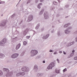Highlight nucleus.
Instances as JSON below:
<instances>
[{"instance_id": "c9c22d12", "label": "nucleus", "mask_w": 77, "mask_h": 77, "mask_svg": "<svg viewBox=\"0 0 77 77\" xmlns=\"http://www.w3.org/2000/svg\"><path fill=\"white\" fill-rule=\"evenodd\" d=\"M63 53L64 54H66V53L65 52V51H63Z\"/></svg>"}, {"instance_id": "de8ad7c7", "label": "nucleus", "mask_w": 77, "mask_h": 77, "mask_svg": "<svg viewBox=\"0 0 77 77\" xmlns=\"http://www.w3.org/2000/svg\"><path fill=\"white\" fill-rule=\"evenodd\" d=\"M20 1H21V0H20Z\"/></svg>"}, {"instance_id": "9b49d317", "label": "nucleus", "mask_w": 77, "mask_h": 77, "mask_svg": "<svg viewBox=\"0 0 77 77\" xmlns=\"http://www.w3.org/2000/svg\"><path fill=\"white\" fill-rule=\"evenodd\" d=\"M73 43L72 42H71L70 43H69V44L67 45V47H69V46H71V45H72Z\"/></svg>"}, {"instance_id": "412c9836", "label": "nucleus", "mask_w": 77, "mask_h": 77, "mask_svg": "<svg viewBox=\"0 0 77 77\" xmlns=\"http://www.w3.org/2000/svg\"><path fill=\"white\" fill-rule=\"evenodd\" d=\"M67 71L66 68H65L63 70V72H65V71Z\"/></svg>"}, {"instance_id": "39448f33", "label": "nucleus", "mask_w": 77, "mask_h": 77, "mask_svg": "<svg viewBox=\"0 0 77 77\" xmlns=\"http://www.w3.org/2000/svg\"><path fill=\"white\" fill-rule=\"evenodd\" d=\"M33 19V16L32 15H30L28 18L27 21L28 22H29L31 20H32V19Z\"/></svg>"}, {"instance_id": "f704fd0d", "label": "nucleus", "mask_w": 77, "mask_h": 77, "mask_svg": "<svg viewBox=\"0 0 77 77\" xmlns=\"http://www.w3.org/2000/svg\"><path fill=\"white\" fill-rule=\"evenodd\" d=\"M30 1H28V2H27V4H28V3H30Z\"/></svg>"}, {"instance_id": "7c9ffc66", "label": "nucleus", "mask_w": 77, "mask_h": 77, "mask_svg": "<svg viewBox=\"0 0 77 77\" xmlns=\"http://www.w3.org/2000/svg\"><path fill=\"white\" fill-rule=\"evenodd\" d=\"M72 29V28L71 27H69L68 28V29Z\"/></svg>"}, {"instance_id": "2f4dec72", "label": "nucleus", "mask_w": 77, "mask_h": 77, "mask_svg": "<svg viewBox=\"0 0 77 77\" xmlns=\"http://www.w3.org/2000/svg\"><path fill=\"white\" fill-rule=\"evenodd\" d=\"M38 5H42V3H39V4H38Z\"/></svg>"}, {"instance_id": "f03ea898", "label": "nucleus", "mask_w": 77, "mask_h": 77, "mask_svg": "<svg viewBox=\"0 0 77 77\" xmlns=\"http://www.w3.org/2000/svg\"><path fill=\"white\" fill-rule=\"evenodd\" d=\"M54 66V63H51L48 67V69H52V68Z\"/></svg>"}, {"instance_id": "bb28decb", "label": "nucleus", "mask_w": 77, "mask_h": 77, "mask_svg": "<svg viewBox=\"0 0 77 77\" xmlns=\"http://www.w3.org/2000/svg\"><path fill=\"white\" fill-rule=\"evenodd\" d=\"M38 9H40V8H41V7L39 5H38Z\"/></svg>"}, {"instance_id": "dca6fc26", "label": "nucleus", "mask_w": 77, "mask_h": 77, "mask_svg": "<svg viewBox=\"0 0 77 77\" xmlns=\"http://www.w3.org/2000/svg\"><path fill=\"white\" fill-rule=\"evenodd\" d=\"M20 75H21L20 73H17L16 74V76H19Z\"/></svg>"}, {"instance_id": "7ed1b4c3", "label": "nucleus", "mask_w": 77, "mask_h": 77, "mask_svg": "<svg viewBox=\"0 0 77 77\" xmlns=\"http://www.w3.org/2000/svg\"><path fill=\"white\" fill-rule=\"evenodd\" d=\"M6 42V39H4L2 40V41L0 42V45H3V44Z\"/></svg>"}, {"instance_id": "37998d69", "label": "nucleus", "mask_w": 77, "mask_h": 77, "mask_svg": "<svg viewBox=\"0 0 77 77\" xmlns=\"http://www.w3.org/2000/svg\"><path fill=\"white\" fill-rule=\"evenodd\" d=\"M76 41H77V38H76Z\"/></svg>"}, {"instance_id": "473e14b6", "label": "nucleus", "mask_w": 77, "mask_h": 77, "mask_svg": "<svg viewBox=\"0 0 77 77\" xmlns=\"http://www.w3.org/2000/svg\"><path fill=\"white\" fill-rule=\"evenodd\" d=\"M4 56V55H3V54H2V55H0V56L1 57H2V56Z\"/></svg>"}, {"instance_id": "aec40b11", "label": "nucleus", "mask_w": 77, "mask_h": 77, "mask_svg": "<svg viewBox=\"0 0 77 77\" xmlns=\"http://www.w3.org/2000/svg\"><path fill=\"white\" fill-rule=\"evenodd\" d=\"M20 73H21L20 75H25V73L24 72H23Z\"/></svg>"}, {"instance_id": "393cba45", "label": "nucleus", "mask_w": 77, "mask_h": 77, "mask_svg": "<svg viewBox=\"0 0 77 77\" xmlns=\"http://www.w3.org/2000/svg\"><path fill=\"white\" fill-rule=\"evenodd\" d=\"M2 3H5V2H0V4H2Z\"/></svg>"}, {"instance_id": "9d476101", "label": "nucleus", "mask_w": 77, "mask_h": 77, "mask_svg": "<svg viewBox=\"0 0 77 77\" xmlns=\"http://www.w3.org/2000/svg\"><path fill=\"white\" fill-rule=\"evenodd\" d=\"M3 69L4 71H6V72H9V70L8 69H5V68H4Z\"/></svg>"}, {"instance_id": "49530a36", "label": "nucleus", "mask_w": 77, "mask_h": 77, "mask_svg": "<svg viewBox=\"0 0 77 77\" xmlns=\"http://www.w3.org/2000/svg\"><path fill=\"white\" fill-rule=\"evenodd\" d=\"M3 16V15H2V16Z\"/></svg>"}, {"instance_id": "6ab92c4d", "label": "nucleus", "mask_w": 77, "mask_h": 77, "mask_svg": "<svg viewBox=\"0 0 77 77\" xmlns=\"http://www.w3.org/2000/svg\"><path fill=\"white\" fill-rule=\"evenodd\" d=\"M57 2H53V4H54L55 5H57Z\"/></svg>"}, {"instance_id": "1a4fd4ad", "label": "nucleus", "mask_w": 77, "mask_h": 77, "mask_svg": "<svg viewBox=\"0 0 77 77\" xmlns=\"http://www.w3.org/2000/svg\"><path fill=\"white\" fill-rule=\"evenodd\" d=\"M44 16L45 19H47L48 18V16H47V13H45L44 14Z\"/></svg>"}, {"instance_id": "a878e982", "label": "nucleus", "mask_w": 77, "mask_h": 77, "mask_svg": "<svg viewBox=\"0 0 77 77\" xmlns=\"http://www.w3.org/2000/svg\"><path fill=\"white\" fill-rule=\"evenodd\" d=\"M75 60H77V57H76L74 58Z\"/></svg>"}, {"instance_id": "4c0bfd02", "label": "nucleus", "mask_w": 77, "mask_h": 77, "mask_svg": "<svg viewBox=\"0 0 77 77\" xmlns=\"http://www.w3.org/2000/svg\"><path fill=\"white\" fill-rule=\"evenodd\" d=\"M40 75V74H38V76H39V75Z\"/></svg>"}, {"instance_id": "c03bdc74", "label": "nucleus", "mask_w": 77, "mask_h": 77, "mask_svg": "<svg viewBox=\"0 0 77 77\" xmlns=\"http://www.w3.org/2000/svg\"><path fill=\"white\" fill-rule=\"evenodd\" d=\"M73 54V53H72V54Z\"/></svg>"}, {"instance_id": "72a5a7b5", "label": "nucleus", "mask_w": 77, "mask_h": 77, "mask_svg": "<svg viewBox=\"0 0 77 77\" xmlns=\"http://www.w3.org/2000/svg\"><path fill=\"white\" fill-rule=\"evenodd\" d=\"M50 52H53V51H52V50H50L49 51Z\"/></svg>"}, {"instance_id": "58836bf2", "label": "nucleus", "mask_w": 77, "mask_h": 77, "mask_svg": "<svg viewBox=\"0 0 77 77\" xmlns=\"http://www.w3.org/2000/svg\"><path fill=\"white\" fill-rule=\"evenodd\" d=\"M40 2H43V1H44V0H40Z\"/></svg>"}, {"instance_id": "5701e85b", "label": "nucleus", "mask_w": 77, "mask_h": 77, "mask_svg": "<svg viewBox=\"0 0 77 77\" xmlns=\"http://www.w3.org/2000/svg\"><path fill=\"white\" fill-rule=\"evenodd\" d=\"M55 72L56 73H59V71L56 70Z\"/></svg>"}, {"instance_id": "ea45409f", "label": "nucleus", "mask_w": 77, "mask_h": 77, "mask_svg": "<svg viewBox=\"0 0 77 77\" xmlns=\"http://www.w3.org/2000/svg\"><path fill=\"white\" fill-rule=\"evenodd\" d=\"M75 51H74V50H73V51H72V53H74Z\"/></svg>"}, {"instance_id": "423d86ee", "label": "nucleus", "mask_w": 77, "mask_h": 77, "mask_svg": "<svg viewBox=\"0 0 77 77\" xmlns=\"http://www.w3.org/2000/svg\"><path fill=\"white\" fill-rule=\"evenodd\" d=\"M26 70H27V68L26 67H23L22 68V71H23L25 72L26 71Z\"/></svg>"}, {"instance_id": "2eb2a0df", "label": "nucleus", "mask_w": 77, "mask_h": 77, "mask_svg": "<svg viewBox=\"0 0 77 77\" xmlns=\"http://www.w3.org/2000/svg\"><path fill=\"white\" fill-rule=\"evenodd\" d=\"M65 33L66 34H67V33H69V32L67 30H65Z\"/></svg>"}, {"instance_id": "e433bc0d", "label": "nucleus", "mask_w": 77, "mask_h": 77, "mask_svg": "<svg viewBox=\"0 0 77 77\" xmlns=\"http://www.w3.org/2000/svg\"><path fill=\"white\" fill-rule=\"evenodd\" d=\"M43 63H45V61H43Z\"/></svg>"}, {"instance_id": "6e6552de", "label": "nucleus", "mask_w": 77, "mask_h": 77, "mask_svg": "<svg viewBox=\"0 0 77 77\" xmlns=\"http://www.w3.org/2000/svg\"><path fill=\"white\" fill-rule=\"evenodd\" d=\"M48 36H49V34H47L45 36H44L43 37V39H47Z\"/></svg>"}, {"instance_id": "a19ab883", "label": "nucleus", "mask_w": 77, "mask_h": 77, "mask_svg": "<svg viewBox=\"0 0 77 77\" xmlns=\"http://www.w3.org/2000/svg\"><path fill=\"white\" fill-rule=\"evenodd\" d=\"M59 53H62V51H60Z\"/></svg>"}, {"instance_id": "4468645a", "label": "nucleus", "mask_w": 77, "mask_h": 77, "mask_svg": "<svg viewBox=\"0 0 77 77\" xmlns=\"http://www.w3.org/2000/svg\"><path fill=\"white\" fill-rule=\"evenodd\" d=\"M6 23H3V24H0V26H4V25H5V24Z\"/></svg>"}, {"instance_id": "79ce46f5", "label": "nucleus", "mask_w": 77, "mask_h": 77, "mask_svg": "<svg viewBox=\"0 0 77 77\" xmlns=\"http://www.w3.org/2000/svg\"><path fill=\"white\" fill-rule=\"evenodd\" d=\"M54 54H56V52H54Z\"/></svg>"}, {"instance_id": "a211bd4d", "label": "nucleus", "mask_w": 77, "mask_h": 77, "mask_svg": "<svg viewBox=\"0 0 77 77\" xmlns=\"http://www.w3.org/2000/svg\"><path fill=\"white\" fill-rule=\"evenodd\" d=\"M34 69H38V66L36 65L35 66H34Z\"/></svg>"}, {"instance_id": "f257e3e1", "label": "nucleus", "mask_w": 77, "mask_h": 77, "mask_svg": "<svg viewBox=\"0 0 77 77\" xmlns=\"http://www.w3.org/2000/svg\"><path fill=\"white\" fill-rule=\"evenodd\" d=\"M38 51L36 50H32L31 51V56H35V55L37 54Z\"/></svg>"}, {"instance_id": "4be33fe9", "label": "nucleus", "mask_w": 77, "mask_h": 77, "mask_svg": "<svg viewBox=\"0 0 77 77\" xmlns=\"http://www.w3.org/2000/svg\"><path fill=\"white\" fill-rule=\"evenodd\" d=\"M3 75V73L1 71H0V75Z\"/></svg>"}, {"instance_id": "20e7f679", "label": "nucleus", "mask_w": 77, "mask_h": 77, "mask_svg": "<svg viewBox=\"0 0 77 77\" xmlns=\"http://www.w3.org/2000/svg\"><path fill=\"white\" fill-rule=\"evenodd\" d=\"M19 55L18 54H14L11 56V57L12 58H13L14 59L15 58H16V57H18Z\"/></svg>"}, {"instance_id": "f3484780", "label": "nucleus", "mask_w": 77, "mask_h": 77, "mask_svg": "<svg viewBox=\"0 0 77 77\" xmlns=\"http://www.w3.org/2000/svg\"><path fill=\"white\" fill-rule=\"evenodd\" d=\"M26 44H27V42H24L23 45H26Z\"/></svg>"}, {"instance_id": "b1692460", "label": "nucleus", "mask_w": 77, "mask_h": 77, "mask_svg": "<svg viewBox=\"0 0 77 77\" xmlns=\"http://www.w3.org/2000/svg\"><path fill=\"white\" fill-rule=\"evenodd\" d=\"M26 38H27V39H29V38H30V36H27L26 37Z\"/></svg>"}, {"instance_id": "ddd939ff", "label": "nucleus", "mask_w": 77, "mask_h": 77, "mask_svg": "<svg viewBox=\"0 0 77 77\" xmlns=\"http://www.w3.org/2000/svg\"><path fill=\"white\" fill-rule=\"evenodd\" d=\"M69 24H70L69 23H68L67 24L65 25L64 26V27H67L68 26V25H69Z\"/></svg>"}, {"instance_id": "0eeeda50", "label": "nucleus", "mask_w": 77, "mask_h": 77, "mask_svg": "<svg viewBox=\"0 0 77 77\" xmlns=\"http://www.w3.org/2000/svg\"><path fill=\"white\" fill-rule=\"evenodd\" d=\"M20 46H21V44L20 43H19L18 45H17L16 46V50H18L20 47Z\"/></svg>"}, {"instance_id": "c85d7f7f", "label": "nucleus", "mask_w": 77, "mask_h": 77, "mask_svg": "<svg viewBox=\"0 0 77 77\" xmlns=\"http://www.w3.org/2000/svg\"><path fill=\"white\" fill-rule=\"evenodd\" d=\"M57 60L58 63H59V59H57Z\"/></svg>"}, {"instance_id": "f8f14e48", "label": "nucleus", "mask_w": 77, "mask_h": 77, "mask_svg": "<svg viewBox=\"0 0 77 77\" xmlns=\"http://www.w3.org/2000/svg\"><path fill=\"white\" fill-rule=\"evenodd\" d=\"M44 11V9H43L40 12V14H42V13H43Z\"/></svg>"}, {"instance_id": "c756f323", "label": "nucleus", "mask_w": 77, "mask_h": 77, "mask_svg": "<svg viewBox=\"0 0 77 77\" xmlns=\"http://www.w3.org/2000/svg\"><path fill=\"white\" fill-rule=\"evenodd\" d=\"M35 29H38V26H36V27H35Z\"/></svg>"}, {"instance_id": "a18cd8bd", "label": "nucleus", "mask_w": 77, "mask_h": 77, "mask_svg": "<svg viewBox=\"0 0 77 77\" xmlns=\"http://www.w3.org/2000/svg\"><path fill=\"white\" fill-rule=\"evenodd\" d=\"M73 43H74V42H73Z\"/></svg>"}, {"instance_id": "cd10ccee", "label": "nucleus", "mask_w": 77, "mask_h": 77, "mask_svg": "<svg viewBox=\"0 0 77 77\" xmlns=\"http://www.w3.org/2000/svg\"><path fill=\"white\" fill-rule=\"evenodd\" d=\"M38 0H36V1H35L36 3H38Z\"/></svg>"}]
</instances>
